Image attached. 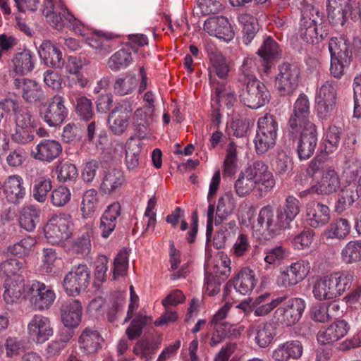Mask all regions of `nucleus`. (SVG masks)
Listing matches in <instances>:
<instances>
[{"label": "nucleus", "mask_w": 361, "mask_h": 361, "mask_svg": "<svg viewBox=\"0 0 361 361\" xmlns=\"http://www.w3.org/2000/svg\"><path fill=\"white\" fill-rule=\"evenodd\" d=\"M121 214V205L118 202L110 204L100 219L99 230L101 235L107 238L114 231L117 219Z\"/></svg>", "instance_id": "obj_26"}, {"label": "nucleus", "mask_w": 361, "mask_h": 361, "mask_svg": "<svg viewBox=\"0 0 361 361\" xmlns=\"http://www.w3.org/2000/svg\"><path fill=\"white\" fill-rule=\"evenodd\" d=\"M138 80L135 75L126 73L117 77L114 84V91L116 95L123 97L130 94L136 89Z\"/></svg>", "instance_id": "obj_38"}, {"label": "nucleus", "mask_w": 361, "mask_h": 361, "mask_svg": "<svg viewBox=\"0 0 361 361\" xmlns=\"http://www.w3.org/2000/svg\"><path fill=\"white\" fill-rule=\"evenodd\" d=\"M98 193L94 189H90L85 192L82 200L81 211L85 217L92 215L97 209L98 205Z\"/></svg>", "instance_id": "obj_58"}, {"label": "nucleus", "mask_w": 361, "mask_h": 361, "mask_svg": "<svg viewBox=\"0 0 361 361\" xmlns=\"http://www.w3.org/2000/svg\"><path fill=\"white\" fill-rule=\"evenodd\" d=\"M54 8L52 0H44V8L42 12L47 21L55 29L61 30L66 27V21L68 18L66 15L70 12L66 9L55 11Z\"/></svg>", "instance_id": "obj_32"}, {"label": "nucleus", "mask_w": 361, "mask_h": 361, "mask_svg": "<svg viewBox=\"0 0 361 361\" xmlns=\"http://www.w3.org/2000/svg\"><path fill=\"white\" fill-rule=\"evenodd\" d=\"M27 329L29 338L36 343H43L53 335L50 319L42 314H35Z\"/></svg>", "instance_id": "obj_11"}, {"label": "nucleus", "mask_w": 361, "mask_h": 361, "mask_svg": "<svg viewBox=\"0 0 361 361\" xmlns=\"http://www.w3.org/2000/svg\"><path fill=\"white\" fill-rule=\"evenodd\" d=\"M125 182L124 173L121 169L108 167L104 171L100 188L105 194L110 195L118 191Z\"/></svg>", "instance_id": "obj_24"}, {"label": "nucleus", "mask_w": 361, "mask_h": 361, "mask_svg": "<svg viewBox=\"0 0 361 361\" xmlns=\"http://www.w3.org/2000/svg\"><path fill=\"white\" fill-rule=\"evenodd\" d=\"M252 172V178L258 184L264 186L267 190H269L275 185V180L272 173L269 171L268 166L262 161H256L253 165L245 169Z\"/></svg>", "instance_id": "obj_31"}, {"label": "nucleus", "mask_w": 361, "mask_h": 361, "mask_svg": "<svg viewBox=\"0 0 361 361\" xmlns=\"http://www.w3.org/2000/svg\"><path fill=\"white\" fill-rule=\"evenodd\" d=\"M3 191L8 202L18 203L25 195L22 178L18 175L10 176L3 184Z\"/></svg>", "instance_id": "obj_27"}, {"label": "nucleus", "mask_w": 361, "mask_h": 361, "mask_svg": "<svg viewBox=\"0 0 361 361\" xmlns=\"http://www.w3.org/2000/svg\"><path fill=\"white\" fill-rule=\"evenodd\" d=\"M71 216L66 214L52 216L44 226V235L51 244L67 240L71 235Z\"/></svg>", "instance_id": "obj_6"}, {"label": "nucleus", "mask_w": 361, "mask_h": 361, "mask_svg": "<svg viewBox=\"0 0 361 361\" xmlns=\"http://www.w3.org/2000/svg\"><path fill=\"white\" fill-rule=\"evenodd\" d=\"M209 80L213 85H216L214 88L216 99L219 102H224L228 108L231 107L235 102V94L233 92L227 91L224 82H216L212 75L209 76Z\"/></svg>", "instance_id": "obj_59"}, {"label": "nucleus", "mask_w": 361, "mask_h": 361, "mask_svg": "<svg viewBox=\"0 0 361 361\" xmlns=\"http://www.w3.org/2000/svg\"><path fill=\"white\" fill-rule=\"evenodd\" d=\"M40 214L39 208L34 205L23 207L19 217L20 227L28 232L33 231L39 222Z\"/></svg>", "instance_id": "obj_35"}, {"label": "nucleus", "mask_w": 361, "mask_h": 361, "mask_svg": "<svg viewBox=\"0 0 361 361\" xmlns=\"http://www.w3.org/2000/svg\"><path fill=\"white\" fill-rule=\"evenodd\" d=\"M52 184L50 178L39 177L35 180L32 187V197L40 203H44L47 199V194L51 190Z\"/></svg>", "instance_id": "obj_50"}, {"label": "nucleus", "mask_w": 361, "mask_h": 361, "mask_svg": "<svg viewBox=\"0 0 361 361\" xmlns=\"http://www.w3.org/2000/svg\"><path fill=\"white\" fill-rule=\"evenodd\" d=\"M56 173L57 179L62 183L75 180L78 176L75 164L68 161H59L56 167Z\"/></svg>", "instance_id": "obj_55"}, {"label": "nucleus", "mask_w": 361, "mask_h": 361, "mask_svg": "<svg viewBox=\"0 0 361 361\" xmlns=\"http://www.w3.org/2000/svg\"><path fill=\"white\" fill-rule=\"evenodd\" d=\"M341 258L345 264L358 263L361 261V240L348 243L341 251Z\"/></svg>", "instance_id": "obj_46"}, {"label": "nucleus", "mask_w": 361, "mask_h": 361, "mask_svg": "<svg viewBox=\"0 0 361 361\" xmlns=\"http://www.w3.org/2000/svg\"><path fill=\"white\" fill-rule=\"evenodd\" d=\"M317 140L315 125H310L306 130L301 131L297 145V153L300 160H307L313 155Z\"/></svg>", "instance_id": "obj_18"}, {"label": "nucleus", "mask_w": 361, "mask_h": 361, "mask_svg": "<svg viewBox=\"0 0 361 361\" xmlns=\"http://www.w3.org/2000/svg\"><path fill=\"white\" fill-rule=\"evenodd\" d=\"M255 284V272L248 267L243 268L233 280V285L236 291L243 295L250 294Z\"/></svg>", "instance_id": "obj_30"}, {"label": "nucleus", "mask_w": 361, "mask_h": 361, "mask_svg": "<svg viewBox=\"0 0 361 361\" xmlns=\"http://www.w3.org/2000/svg\"><path fill=\"white\" fill-rule=\"evenodd\" d=\"M301 203L294 196L289 195L286 198L283 207L278 209L282 212L283 216L290 224L300 212Z\"/></svg>", "instance_id": "obj_54"}, {"label": "nucleus", "mask_w": 361, "mask_h": 361, "mask_svg": "<svg viewBox=\"0 0 361 361\" xmlns=\"http://www.w3.org/2000/svg\"><path fill=\"white\" fill-rule=\"evenodd\" d=\"M257 68L255 59L252 57H246L241 66L238 81L240 84L257 80L255 71Z\"/></svg>", "instance_id": "obj_60"}, {"label": "nucleus", "mask_w": 361, "mask_h": 361, "mask_svg": "<svg viewBox=\"0 0 361 361\" xmlns=\"http://www.w3.org/2000/svg\"><path fill=\"white\" fill-rule=\"evenodd\" d=\"M204 30L210 36L216 37L225 42H230L235 36V32L228 19L223 16H212L203 25Z\"/></svg>", "instance_id": "obj_12"}, {"label": "nucleus", "mask_w": 361, "mask_h": 361, "mask_svg": "<svg viewBox=\"0 0 361 361\" xmlns=\"http://www.w3.org/2000/svg\"><path fill=\"white\" fill-rule=\"evenodd\" d=\"M25 286L24 278H6L4 282V300L7 304L16 302L21 297Z\"/></svg>", "instance_id": "obj_34"}, {"label": "nucleus", "mask_w": 361, "mask_h": 361, "mask_svg": "<svg viewBox=\"0 0 361 361\" xmlns=\"http://www.w3.org/2000/svg\"><path fill=\"white\" fill-rule=\"evenodd\" d=\"M342 129L336 126H331L326 133V141L328 145H325L324 152L326 154H331L335 152L339 145Z\"/></svg>", "instance_id": "obj_64"}, {"label": "nucleus", "mask_w": 361, "mask_h": 361, "mask_svg": "<svg viewBox=\"0 0 361 361\" xmlns=\"http://www.w3.org/2000/svg\"><path fill=\"white\" fill-rule=\"evenodd\" d=\"M133 61L131 51L129 49H121L109 59L107 64L111 71H118L128 67Z\"/></svg>", "instance_id": "obj_43"}, {"label": "nucleus", "mask_w": 361, "mask_h": 361, "mask_svg": "<svg viewBox=\"0 0 361 361\" xmlns=\"http://www.w3.org/2000/svg\"><path fill=\"white\" fill-rule=\"evenodd\" d=\"M90 281V270L86 264H80L72 267L64 276L62 286L70 296L78 295L85 291Z\"/></svg>", "instance_id": "obj_4"}, {"label": "nucleus", "mask_w": 361, "mask_h": 361, "mask_svg": "<svg viewBox=\"0 0 361 361\" xmlns=\"http://www.w3.org/2000/svg\"><path fill=\"white\" fill-rule=\"evenodd\" d=\"M13 84L27 104H38L46 100L47 96L42 86L34 80L16 78L13 79Z\"/></svg>", "instance_id": "obj_9"}, {"label": "nucleus", "mask_w": 361, "mask_h": 361, "mask_svg": "<svg viewBox=\"0 0 361 361\" xmlns=\"http://www.w3.org/2000/svg\"><path fill=\"white\" fill-rule=\"evenodd\" d=\"M257 124L255 147L257 154H263L276 144L278 123L273 116L266 115L259 118Z\"/></svg>", "instance_id": "obj_1"}, {"label": "nucleus", "mask_w": 361, "mask_h": 361, "mask_svg": "<svg viewBox=\"0 0 361 361\" xmlns=\"http://www.w3.org/2000/svg\"><path fill=\"white\" fill-rule=\"evenodd\" d=\"M133 111V102L125 99L116 102L109 112L107 123L110 131L115 135H122L130 126Z\"/></svg>", "instance_id": "obj_2"}, {"label": "nucleus", "mask_w": 361, "mask_h": 361, "mask_svg": "<svg viewBox=\"0 0 361 361\" xmlns=\"http://www.w3.org/2000/svg\"><path fill=\"white\" fill-rule=\"evenodd\" d=\"M63 324L68 328H75L81 322L82 307L78 300L70 299L63 302L60 308Z\"/></svg>", "instance_id": "obj_19"}, {"label": "nucleus", "mask_w": 361, "mask_h": 361, "mask_svg": "<svg viewBox=\"0 0 361 361\" xmlns=\"http://www.w3.org/2000/svg\"><path fill=\"white\" fill-rule=\"evenodd\" d=\"M329 50L331 58L352 60V51L350 50V43L345 37H331L329 42Z\"/></svg>", "instance_id": "obj_36"}, {"label": "nucleus", "mask_w": 361, "mask_h": 361, "mask_svg": "<svg viewBox=\"0 0 361 361\" xmlns=\"http://www.w3.org/2000/svg\"><path fill=\"white\" fill-rule=\"evenodd\" d=\"M300 21H305L313 25H328L325 24L324 13L312 5H307L303 8Z\"/></svg>", "instance_id": "obj_62"}, {"label": "nucleus", "mask_w": 361, "mask_h": 361, "mask_svg": "<svg viewBox=\"0 0 361 361\" xmlns=\"http://www.w3.org/2000/svg\"><path fill=\"white\" fill-rule=\"evenodd\" d=\"M102 341V338L98 331L90 327H86L79 338L80 347L87 353H96Z\"/></svg>", "instance_id": "obj_37"}, {"label": "nucleus", "mask_w": 361, "mask_h": 361, "mask_svg": "<svg viewBox=\"0 0 361 361\" xmlns=\"http://www.w3.org/2000/svg\"><path fill=\"white\" fill-rule=\"evenodd\" d=\"M114 35H95L88 39V44L92 48L99 50L102 54L109 53L113 47Z\"/></svg>", "instance_id": "obj_57"}, {"label": "nucleus", "mask_w": 361, "mask_h": 361, "mask_svg": "<svg viewBox=\"0 0 361 361\" xmlns=\"http://www.w3.org/2000/svg\"><path fill=\"white\" fill-rule=\"evenodd\" d=\"M36 243L37 240L35 238L27 236L20 241L8 245L7 247V252L12 255L23 257L30 253Z\"/></svg>", "instance_id": "obj_52"}, {"label": "nucleus", "mask_w": 361, "mask_h": 361, "mask_svg": "<svg viewBox=\"0 0 361 361\" xmlns=\"http://www.w3.org/2000/svg\"><path fill=\"white\" fill-rule=\"evenodd\" d=\"M240 99L245 106L257 109L269 102L271 94L266 85L258 79L240 84Z\"/></svg>", "instance_id": "obj_3"}, {"label": "nucleus", "mask_w": 361, "mask_h": 361, "mask_svg": "<svg viewBox=\"0 0 361 361\" xmlns=\"http://www.w3.org/2000/svg\"><path fill=\"white\" fill-rule=\"evenodd\" d=\"M205 49L212 63L213 72L220 79H226L230 71V67L226 58L212 44H207L205 46Z\"/></svg>", "instance_id": "obj_25"}, {"label": "nucleus", "mask_w": 361, "mask_h": 361, "mask_svg": "<svg viewBox=\"0 0 361 361\" xmlns=\"http://www.w3.org/2000/svg\"><path fill=\"white\" fill-rule=\"evenodd\" d=\"M325 278L336 298L350 288L353 275L348 271H342L331 274Z\"/></svg>", "instance_id": "obj_28"}, {"label": "nucleus", "mask_w": 361, "mask_h": 361, "mask_svg": "<svg viewBox=\"0 0 361 361\" xmlns=\"http://www.w3.org/2000/svg\"><path fill=\"white\" fill-rule=\"evenodd\" d=\"M310 125L314 124L310 121L308 116L293 111L289 117L287 126L288 135L293 140V142L298 133L306 130Z\"/></svg>", "instance_id": "obj_40"}, {"label": "nucleus", "mask_w": 361, "mask_h": 361, "mask_svg": "<svg viewBox=\"0 0 361 361\" xmlns=\"http://www.w3.org/2000/svg\"><path fill=\"white\" fill-rule=\"evenodd\" d=\"M350 225L347 219H338L334 221L326 231L328 238L344 239L350 233Z\"/></svg>", "instance_id": "obj_51"}, {"label": "nucleus", "mask_w": 361, "mask_h": 361, "mask_svg": "<svg viewBox=\"0 0 361 361\" xmlns=\"http://www.w3.org/2000/svg\"><path fill=\"white\" fill-rule=\"evenodd\" d=\"M299 70L295 66L283 63L279 66L275 86L281 96L290 95L296 90L298 83Z\"/></svg>", "instance_id": "obj_8"}, {"label": "nucleus", "mask_w": 361, "mask_h": 361, "mask_svg": "<svg viewBox=\"0 0 361 361\" xmlns=\"http://www.w3.org/2000/svg\"><path fill=\"white\" fill-rule=\"evenodd\" d=\"M106 161L100 159H90L85 164L82 171V178L86 183H91L97 176V171L101 168L104 171L108 169Z\"/></svg>", "instance_id": "obj_53"}, {"label": "nucleus", "mask_w": 361, "mask_h": 361, "mask_svg": "<svg viewBox=\"0 0 361 361\" xmlns=\"http://www.w3.org/2000/svg\"><path fill=\"white\" fill-rule=\"evenodd\" d=\"M235 207V204L233 195L230 192L225 193L219 199L215 224H221L227 216L233 212Z\"/></svg>", "instance_id": "obj_44"}, {"label": "nucleus", "mask_w": 361, "mask_h": 361, "mask_svg": "<svg viewBox=\"0 0 361 361\" xmlns=\"http://www.w3.org/2000/svg\"><path fill=\"white\" fill-rule=\"evenodd\" d=\"M358 198L357 191L353 186L345 187L339 194L335 209L337 213H342L344 210L353 205Z\"/></svg>", "instance_id": "obj_47"}, {"label": "nucleus", "mask_w": 361, "mask_h": 361, "mask_svg": "<svg viewBox=\"0 0 361 361\" xmlns=\"http://www.w3.org/2000/svg\"><path fill=\"white\" fill-rule=\"evenodd\" d=\"M25 272L24 262L17 259H8L0 264V273L5 275L6 278L18 279V276L24 278Z\"/></svg>", "instance_id": "obj_42"}, {"label": "nucleus", "mask_w": 361, "mask_h": 361, "mask_svg": "<svg viewBox=\"0 0 361 361\" xmlns=\"http://www.w3.org/2000/svg\"><path fill=\"white\" fill-rule=\"evenodd\" d=\"M27 288L32 295L30 300L36 310H48L55 300L54 292L44 283L32 281L27 286Z\"/></svg>", "instance_id": "obj_10"}, {"label": "nucleus", "mask_w": 361, "mask_h": 361, "mask_svg": "<svg viewBox=\"0 0 361 361\" xmlns=\"http://www.w3.org/2000/svg\"><path fill=\"white\" fill-rule=\"evenodd\" d=\"M39 54L44 63L52 68L61 69L65 65L61 51L49 40L42 43Z\"/></svg>", "instance_id": "obj_23"}, {"label": "nucleus", "mask_w": 361, "mask_h": 361, "mask_svg": "<svg viewBox=\"0 0 361 361\" xmlns=\"http://www.w3.org/2000/svg\"><path fill=\"white\" fill-rule=\"evenodd\" d=\"M13 71L18 75H27L35 68V56L29 50H23L16 54L12 59Z\"/></svg>", "instance_id": "obj_33"}, {"label": "nucleus", "mask_w": 361, "mask_h": 361, "mask_svg": "<svg viewBox=\"0 0 361 361\" xmlns=\"http://www.w3.org/2000/svg\"><path fill=\"white\" fill-rule=\"evenodd\" d=\"M68 97L71 103L75 105L77 115L84 120H89L94 115L92 103L90 99L74 90L68 92Z\"/></svg>", "instance_id": "obj_29"}, {"label": "nucleus", "mask_w": 361, "mask_h": 361, "mask_svg": "<svg viewBox=\"0 0 361 361\" xmlns=\"http://www.w3.org/2000/svg\"><path fill=\"white\" fill-rule=\"evenodd\" d=\"M300 21L298 34L306 43L314 44L326 38L329 35L328 25H318Z\"/></svg>", "instance_id": "obj_21"}, {"label": "nucleus", "mask_w": 361, "mask_h": 361, "mask_svg": "<svg viewBox=\"0 0 361 361\" xmlns=\"http://www.w3.org/2000/svg\"><path fill=\"white\" fill-rule=\"evenodd\" d=\"M338 309V305L325 303H317L310 308V315L312 319L319 322H326L331 318V310Z\"/></svg>", "instance_id": "obj_49"}, {"label": "nucleus", "mask_w": 361, "mask_h": 361, "mask_svg": "<svg viewBox=\"0 0 361 361\" xmlns=\"http://www.w3.org/2000/svg\"><path fill=\"white\" fill-rule=\"evenodd\" d=\"M154 108L145 106L137 109L133 115L132 126L135 135L140 138L146 137L149 127L152 121Z\"/></svg>", "instance_id": "obj_20"}, {"label": "nucleus", "mask_w": 361, "mask_h": 361, "mask_svg": "<svg viewBox=\"0 0 361 361\" xmlns=\"http://www.w3.org/2000/svg\"><path fill=\"white\" fill-rule=\"evenodd\" d=\"M270 294L266 293L258 296L253 302L254 314L256 317H262L268 314L280 303H281L285 298L279 297L276 299H272L270 302H267L266 300L269 298Z\"/></svg>", "instance_id": "obj_39"}, {"label": "nucleus", "mask_w": 361, "mask_h": 361, "mask_svg": "<svg viewBox=\"0 0 361 361\" xmlns=\"http://www.w3.org/2000/svg\"><path fill=\"white\" fill-rule=\"evenodd\" d=\"M252 331L255 333V342L260 348L267 347L276 336L275 327L270 322L257 326Z\"/></svg>", "instance_id": "obj_41"}, {"label": "nucleus", "mask_w": 361, "mask_h": 361, "mask_svg": "<svg viewBox=\"0 0 361 361\" xmlns=\"http://www.w3.org/2000/svg\"><path fill=\"white\" fill-rule=\"evenodd\" d=\"M340 185L338 172L333 166H326L323 169L321 180L310 187V191L317 195H329L336 192Z\"/></svg>", "instance_id": "obj_14"}, {"label": "nucleus", "mask_w": 361, "mask_h": 361, "mask_svg": "<svg viewBox=\"0 0 361 361\" xmlns=\"http://www.w3.org/2000/svg\"><path fill=\"white\" fill-rule=\"evenodd\" d=\"M152 320L151 317L137 314L127 328L126 334L130 340L140 337L142 333L143 327Z\"/></svg>", "instance_id": "obj_56"}, {"label": "nucleus", "mask_w": 361, "mask_h": 361, "mask_svg": "<svg viewBox=\"0 0 361 361\" xmlns=\"http://www.w3.org/2000/svg\"><path fill=\"white\" fill-rule=\"evenodd\" d=\"M61 143L55 140L44 139L31 150V157L38 161L51 163L62 153Z\"/></svg>", "instance_id": "obj_15"}, {"label": "nucleus", "mask_w": 361, "mask_h": 361, "mask_svg": "<svg viewBox=\"0 0 361 361\" xmlns=\"http://www.w3.org/2000/svg\"><path fill=\"white\" fill-rule=\"evenodd\" d=\"M330 218L328 206L314 200L310 201L306 204V219L311 227H323L329 222Z\"/></svg>", "instance_id": "obj_17"}, {"label": "nucleus", "mask_w": 361, "mask_h": 361, "mask_svg": "<svg viewBox=\"0 0 361 361\" xmlns=\"http://www.w3.org/2000/svg\"><path fill=\"white\" fill-rule=\"evenodd\" d=\"M327 12L329 23L334 25L343 26L346 20L348 11L340 4L337 5L336 0H327Z\"/></svg>", "instance_id": "obj_48"}, {"label": "nucleus", "mask_w": 361, "mask_h": 361, "mask_svg": "<svg viewBox=\"0 0 361 361\" xmlns=\"http://www.w3.org/2000/svg\"><path fill=\"white\" fill-rule=\"evenodd\" d=\"M338 81L326 80L319 88L316 95L318 116L322 119L329 118L336 106Z\"/></svg>", "instance_id": "obj_5"}, {"label": "nucleus", "mask_w": 361, "mask_h": 361, "mask_svg": "<svg viewBox=\"0 0 361 361\" xmlns=\"http://www.w3.org/2000/svg\"><path fill=\"white\" fill-rule=\"evenodd\" d=\"M237 168V149L233 142L228 144L226 149V156L224 163V176H231L236 172Z\"/></svg>", "instance_id": "obj_61"}, {"label": "nucleus", "mask_w": 361, "mask_h": 361, "mask_svg": "<svg viewBox=\"0 0 361 361\" xmlns=\"http://www.w3.org/2000/svg\"><path fill=\"white\" fill-rule=\"evenodd\" d=\"M305 308V302L301 298H291L274 312L277 322L289 326L297 323Z\"/></svg>", "instance_id": "obj_7"}, {"label": "nucleus", "mask_w": 361, "mask_h": 361, "mask_svg": "<svg viewBox=\"0 0 361 361\" xmlns=\"http://www.w3.org/2000/svg\"><path fill=\"white\" fill-rule=\"evenodd\" d=\"M64 102V98L59 94L54 95L49 100L47 107L41 115L49 126H60L68 116V109Z\"/></svg>", "instance_id": "obj_13"}, {"label": "nucleus", "mask_w": 361, "mask_h": 361, "mask_svg": "<svg viewBox=\"0 0 361 361\" xmlns=\"http://www.w3.org/2000/svg\"><path fill=\"white\" fill-rule=\"evenodd\" d=\"M349 330L348 323L344 320H338L329 325L324 330L317 334V341L320 344H329L343 338Z\"/></svg>", "instance_id": "obj_22"}, {"label": "nucleus", "mask_w": 361, "mask_h": 361, "mask_svg": "<svg viewBox=\"0 0 361 361\" xmlns=\"http://www.w3.org/2000/svg\"><path fill=\"white\" fill-rule=\"evenodd\" d=\"M241 21L243 23L242 30L243 40L245 44H248L252 42L259 30L258 24L256 19L250 15L243 16Z\"/></svg>", "instance_id": "obj_63"}, {"label": "nucleus", "mask_w": 361, "mask_h": 361, "mask_svg": "<svg viewBox=\"0 0 361 361\" xmlns=\"http://www.w3.org/2000/svg\"><path fill=\"white\" fill-rule=\"evenodd\" d=\"M281 52V50L279 44L271 37H266L257 52L262 60V69L259 71L268 75L274 65V60Z\"/></svg>", "instance_id": "obj_16"}, {"label": "nucleus", "mask_w": 361, "mask_h": 361, "mask_svg": "<svg viewBox=\"0 0 361 361\" xmlns=\"http://www.w3.org/2000/svg\"><path fill=\"white\" fill-rule=\"evenodd\" d=\"M252 176V172L246 170L239 175L235 183V189L240 197H245L250 194L258 184Z\"/></svg>", "instance_id": "obj_45"}]
</instances>
